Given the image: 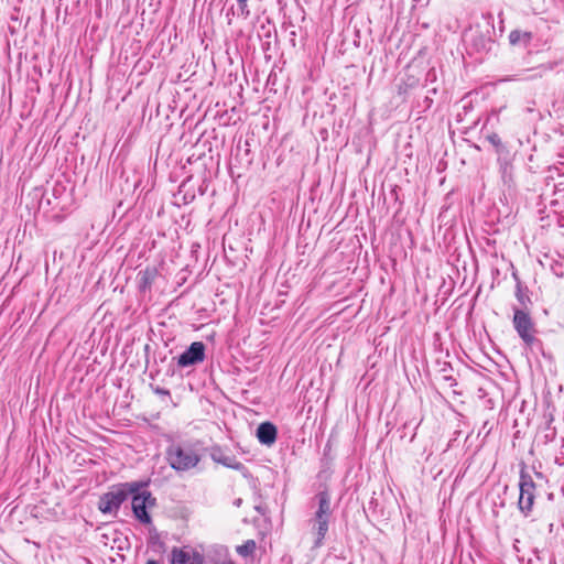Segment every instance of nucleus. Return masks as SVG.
Returning <instances> with one entry per match:
<instances>
[{"label":"nucleus","mask_w":564,"mask_h":564,"mask_svg":"<svg viewBox=\"0 0 564 564\" xmlns=\"http://www.w3.org/2000/svg\"><path fill=\"white\" fill-rule=\"evenodd\" d=\"M135 284L140 299L150 301L153 296L165 293L169 282L155 265H148L137 273Z\"/></svg>","instance_id":"f257e3e1"},{"label":"nucleus","mask_w":564,"mask_h":564,"mask_svg":"<svg viewBox=\"0 0 564 564\" xmlns=\"http://www.w3.org/2000/svg\"><path fill=\"white\" fill-rule=\"evenodd\" d=\"M317 509L308 520L311 533L314 536V545L321 546L329 527L332 518L330 496L327 491H321L315 496Z\"/></svg>","instance_id":"f03ea898"},{"label":"nucleus","mask_w":564,"mask_h":564,"mask_svg":"<svg viewBox=\"0 0 564 564\" xmlns=\"http://www.w3.org/2000/svg\"><path fill=\"white\" fill-rule=\"evenodd\" d=\"M166 459L176 471H186L197 466L200 456L189 446L172 444L166 449Z\"/></svg>","instance_id":"7ed1b4c3"},{"label":"nucleus","mask_w":564,"mask_h":564,"mask_svg":"<svg viewBox=\"0 0 564 564\" xmlns=\"http://www.w3.org/2000/svg\"><path fill=\"white\" fill-rule=\"evenodd\" d=\"M519 488L520 495L518 506L520 511L524 516H528L532 510L535 499V484L530 475L521 473Z\"/></svg>","instance_id":"20e7f679"},{"label":"nucleus","mask_w":564,"mask_h":564,"mask_svg":"<svg viewBox=\"0 0 564 564\" xmlns=\"http://www.w3.org/2000/svg\"><path fill=\"white\" fill-rule=\"evenodd\" d=\"M516 280V300L517 303L513 305V317H529L531 314L532 301L529 296L528 288L523 286L517 272L512 273Z\"/></svg>","instance_id":"39448f33"},{"label":"nucleus","mask_w":564,"mask_h":564,"mask_svg":"<svg viewBox=\"0 0 564 564\" xmlns=\"http://www.w3.org/2000/svg\"><path fill=\"white\" fill-rule=\"evenodd\" d=\"M155 499L149 491L138 492L132 498V511L135 518L145 524L151 523V517L147 509L154 505Z\"/></svg>","instance_id":"423d86ee"},{"label":"nucleus","mask_w":564,"mask_h":564,"mask_svg":"<svg viewBox=\"0 0 564 564\" xmlns=\"http://www.w3.org/2000/svg\"><path fill=\"white\" fill-rule=\"evenodd\" d=\"M171 564H205L202 553L191 546L173 547L170 554Z\"/></svg>","instance_id":"0eeeda50"},{"label":"nucleus","mask_w":564,"mask_h":564,"mask_svg":"<svg viewBox=\"0 0 564 564\" xmlns=\"http://www.w3.org/2000/svg\"><path fill=\"white\" fill-rule=\"evenodd\" d=\"M127 499V492L121 489L117 488L115 490H111L104 496H101L99 500V510L102 513H115L120 508L121 503Z\"/></svg>","instance_id":"6e6552de"},{"label":"nucleus","mask_w":564,"mask_h":564,"mask_svg":"<svg viewBox=\"0 0 564 564\" xmlns=\"http://www.w3.org/2000/svg\"><path fill=\"white\" fill-rule=\"evenodd\" d=\"M205 358V346L200 341H194L180 357L177 365L188 367L202 362Z\"/></svg>","instance_id":"1a4fd4ad"},{"label":"nucleus","mask_w":564,"mask_h":564,"mask_svg":"<svg viewBox=\"0 0 564 564\" xmlns=\"http://www.w3.org/2000/svg\"><path fill=\"white\" fill-rule=\"evenodd\" d=\"M205 564H234L229 557L228 549L224 545L210 546L205 555Z\"/></svg>","instance_id":"9d476101"},{"label":"nucleus","mask_w":564,"mask_h":564,"mask_svg":"<svg viewBox=\"0 0 564 564\" xmlns=\"http://www.w3.org/2000/svg\"><path fill=\"white\" fill-rule=\"evenodd\" d=\"M514 328L527 345H532L535 340V328L532 319H513Z\"/></svg>","instance_id":"9b49d317"},{"label":"nucleus","mask_w":564,"mask_h":564,"mask_svg":"<svg viewBox=\"0 0 564 564\" xmlns=\"http://www.w3.org/2000/svg\"><path fill=\"white\" fill-rule=\"evenodd\" d=\"M257 437L261 444L272 445L276 438V427L270 423H261L257 429Z\"/></svg>","instance_id":"f8f14e48"},{"label":"nucleus","mask_w":564,"mask_h":564,"mask_svg":"<svg viewBox=\"0 0 564 564\" xmlns=\"http://www.w3.org/2000/svg\"><path fill=\"white\" fill-rule=\"evenodd\" d=\"M533 39V35L529 31L513 30L509 34V42L512 45L528 46Z\"/></svg>","instance_id":"ddd939ff"},{"label":"nucleus","mask_w":564,"mask_h":564,"mask_svg":"<svg viewBox=\"0 0 564 564\" xmlns=\"http://www.w3.org/2000/svg\"><path fill=\"white\" fill-rule=\"evenodd\" d=\"M214 459L218 463H220L221 465L228 467V468H231V469H236V470H245V466L236 460L234 457H230V456H221L219 458H216L214 457Z\"/></svg>","instance_id":"4468645a"},{"label":"nucleus","mask_w":564,"mask_h":564,"mask_svg":"<svg viewBox=\"0 0 564 564\" xmlns=\"http://www.w3.org/2000/svg\"><path fill=\"white\" fill-rule=\"evenodd\" d=\"M256 550V542L253 540H248L243 544L238 545L236 551L239 555L247 557L251 555Z\"/></svg>","instance_id":"2eb2a0df"},{"label":"nucleus","mask_w":564,"mask_h":564,"mask_svg":"<svg viewBox=\"0 0 564 564\" xmlns=\"http://www.w3.org/2000/svg\"><path fill=\"white\" fill-rule=\"evenodd\" d=\"M551 69H552L551 65H540L539 67L531 69L532 74L530 76H528L527 79L541 78L543 76L544 72L551 70Z\"/></svg>","instance_id":"dca6fc26"},{"label":"nucleus","mask_w":564,"mask_h":564,"mask_svg":"<svg viewBox=\"0 0 564 564\" xmlns=\"http://www.w3.org/2000/svg\"><path fill=\"white\" fill-rule=\"evenodd\" d=\"M238 3H239V10H240V14L245 18H247L249 15V9H248V6H247V1L248 0H237Z\"/></svg>","instance_id":"f3484780"},{"label":"nucleus","mask_w":564,"mask_h":564,"mask_svg":"<svg viewBox=\"0 0 564 564\" xmlns=\"http://www.w3.org/2000/svg\"><path fill=\"white\" fill-rule=\"evenodd\" d=\"M488 140L496 148L501 145V140L497 133H492V134L488 135Z\"/></svg>","instance_id":"a211bd4d"},{"label":"nucleus","mask_w":564,"mask_h":564,"mask_svg":"<svg viewBox=\"0 0 564 564\" xmlns=\"http://www.w3.org/2000/svg\"><path fill=\"white\" fill-rule=\"evenodd\" d=\"M156 392L158 393H162V394H167L169 393V391L163 390V389H158Z\"/></svg>","instance_id":"6ab92c4d"},{"label":"nucleus","mask_w":564,"mask_h":564,"mask_svg":"<svg viewBox=\"0 0 564 564\" xmlns=\"http://www.w3.org/2000/svg\"><path fill=\"white\" fill-rule=\"evenodd\" d=\"M145 564H159L156 560H149Z\"/></svg>","instance_id":"aec40b11"},{"label":"nucleus","mask_w":564,"mask_h":564,"mask_svg":"<svg viewBox=\"0 0 564 564\" xmlns=\"http://www.w3.org/2000/svg\"><path fill=\"white\" fill-rule=\"evenodd\" d=\"M240 503H241V499H237V500L235 501V505H236V506H240Z\"/></svg>","instance_id":"412c9836"},{"label":"nucleus","mask_w":564,"mask_h":564,"mask_svg":"<svg viewBox=\"0 0 564 564\" xmlns=\"http://www.w3.org/2000/svg\"><path fill=\"white\" fill-rule=\"evenodd\" d=\"M509 80H514V78H503V79H501V82H509Z\"/></svg>","instance_id":"4be33fe9"}]
</instances>
